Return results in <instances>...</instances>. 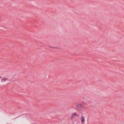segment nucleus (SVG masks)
I'll list each match as a JSON object with an SVG mask.
<instances>
[{
    "instance_id": "f257e3e1",
    "label": "nucleus",
    "mask_w": 124,
    "mask_h": 124,
    "mask_svg": "<svg viewBox=\"0 0 124 124\" xmlns=\"http://www.w3.org/2000/svg\"><path fill=\"white\" fill-rule=\"evenodd\" d=\"M81 122L82 124H84L85 123V118L83 115L81 116Z\"/></svg>"
},
{
    "instance_id": "f03ea898",
    "label": "nucleus",
    "mask_w": 124,
    "mask_h": 124,
    "mask_svg": "<svg viewBox=\"0 0 124 124\" xmlns=\"http://www.w3.org/2000/svg\"><path fill=\"white\" fill-rule=\"evenodd\" d=\"M8 80V79L7 78H4L1 79V82L3 83L5 82L6 80Z\"/></svg>"
},
{
    "instance_id": "7ed1b4c3",
    "label": "nucleus",
    "mask_w": 124,
    "mask_h": 124,
    "mask_svg": "<svg viewBox=\"0 0 124 124\" xmlns=\"http://www.w3.org/2000/svg\"><path fill=\"white\" fill-rule=\"evenodd\" d=\"M76 107L78 108V109L82 108L83 107L82 105L80 104H77L76 105Z\"/></svg>"
},
{
    "instance_id": "20e7f679",
    "label": "nucleus",
    "mask_w": 124,
    "mask_h": 124,
    "mask_svg": "<svg viewBox=\"0 0 124 124\" xmlns=\"http://www.w3.org/2000/svg\"><path fill=\"white\" fill-rule=\"evenodd\" d=\"M78 115L76 114V113H74L72 114V116H77Z\"/></svg>"
},
{
    "instance_id": "39448f33",
    "label": "nucleus",
    "mask_w": 124,
    "mask_h": 124,
    "mask_svg": "<svg viewBox=\"0 0 124 124\" xmlns=\"http://www.w3.org/2000/svg\"><path fill=\"white\" fill-rule=\"evenodd\" d=\"M50 47L51 48H54V49H57V48L58 49V48H57L56 47H51V46H50Z\"/></svg>"
},
{
    "instance_id": "423d86ee",
    "label": "nucleus",
    "mask_w": 124,
    "mask_h": 124,
    "mask_svg": "<svg viewBox=\"0 0 124 124\" xmlns=\"http://www.w3.org/2000/svg\"><path fill=\"white\" fill-rule=\"evenodd\" d=\"M2 78V77L1 76H0V79L1 78Z\"/></svg>"
}]
</instances>
